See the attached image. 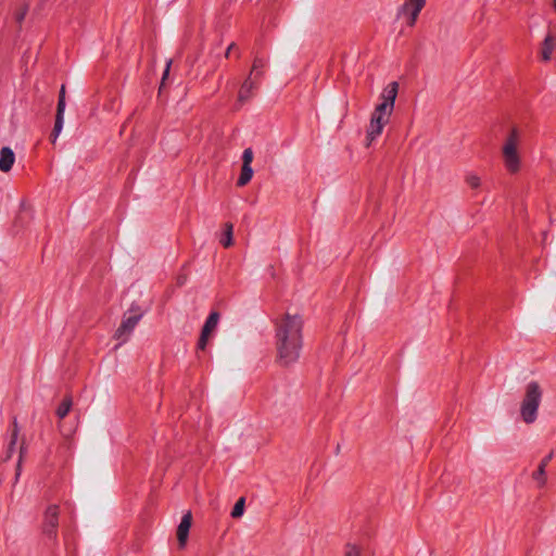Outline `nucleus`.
Returning a JSON list of instances; mask_svg holds the SVG:
<instances>
[{
  "label": "nucleus",
  "mask_w": 556,
  "mask_h": 556,
  "mask_svg": "<svg viewBox=\"0 0 556 556\" xmlns=\"http://www.w3.org/2000/svg\"><path fill=\"white\" fill-rule=\"evenodd\" d=\"M303 316L296 312H286L275 321L276 359L287 367L295 363L303 346Z\"/></svg>",
  "instance_id": "nucleus-1"
},
{
  "label": "nucleus",
  "mask_w": 556,
  "mask_h": 556,
  "mask_svg": "<svg viewBox=\"0 0 556 556\" xmlns=\"http://www.w3.org/2000/svg\"><path fill=\"white\" fill-rule=\"evenodd\" d=\"M522 132L518 127H511L502 140L501 160L510 175L518 174L522 168Z\"/></svg>",
  "instance_id": "nucleus-2"
},
{
  "label": "nucleus",
  "mask_w": 556,
  "mask_h": 556,
  "mask_svg": "<svg viewBox=\"0 0 556 556\" xmlns=\"http://www.w3.org/2000/svg\"><path fill=\"white\" fill-rule=\"evenodd\" d=\"M542 396L543 390L539 382L531 381L526 386L520 404V416L526 424L530 425L536 420Z\"/></svg>",
  "instance_id": "nucleus-3"
},
{
  "label": "nucleus",
  "mask_w": 556,
  "mask_h": 556,
  "mask_svg": "<svg viewBox=\"0 0 556 556\" xmlns=\"http://www.w3.org/2000/svg\"><path fill=\"white\" fill-rule=\"evenodd\" d=\"M392 110L387 109V106L377 105L374 110L369 123V127L367 130V139L368 144L374 141L381 132L383 127L389 123L390 116L392 114Z\"/></svg>",
  "instance_id": "nucleus-4"
},
{
  "label": "nucleus",
  "mask_w": 556,
  "mask_h": 556,
  "mask_svg": "<svg viewBox=\"0 0 556 556\" xmlns=\"http://www.w3.org/2000/svg\"><path fill=\"white\" fill-rule=\"evenodd\" d=\"M59 514L60 508L56 504L48 505L43 513L42 532L51 539L56 538L59 527Z\"/></svg>",
  "instance_id": "nucleus-5"
},
{
  "label": "nucleus",
  "mask_w": 556,
  "mask_h": 556,
  "mask_svg": "<svg viewBox=\"0 0 556 556\" xmlns=\"http://www.w3.org/2000/svg\"><path fill=\"white\" fill-rule=\"evenodd\" d=\"M426 5V1L418 0H404L399 13L404 16L406 24L409 27L415 26L418 16Z\"/></svg>",
  "instance_id": "nucleus-6"
},
{
  "label": "nucleus",
  "mask_w": 556,
  "mask_h": 556,
  "mask_svg": "<svg viewBox=\"0 0 556 556\" xmlns=\"http://www.w3.org/2000/svg\"><path fill=\"white\" fill-rule=\"evenodd\" d=\"M218 320H219V314L216 312L211 313V315L207 317V319L203 326L200 339H199V343H198L199 350H202V351L205 350L210 338L216 330Z\"/></svg>",
  "instance_id": "nucleus-7"
},
{
  "label": "nucleus",
  "mask_w": 556,
  "mask_h": 556,
  "mask_svg": "<svg viewBox=\"0 0 556 556\" xmlns=\"http://www.w3.org/2000/svg\"><path fill=\"white\" fill-rule=\"evenodd\" d=\"M191 525H192V514H191V511H187L182 516L181 521H180V523L177 528V532H176L180 548H184L187 544Z\"/></svg>",
  "instance_id": "nucleus-8"
},
{
  "label": "nucleus",
  "mask_w": 556,
  "mask_h": 556,
  "mask_svg": "<svg viewBox=\"0 0 556 556\" xmlns=\"http://www.w3.org/2000/svg\"><path fill=\"white\" fill-rule=\"evenodd\" d=\"M397 91L399 84L396 81L390 83L381 92V103H379V105L387 106V109L393 111Z\"/></svg>",
  "instance_id": "nucleus-9"
},
{
  "label": "nucleus",
  "mask_w": 556,
  "mask_h": 556,
  "mask_svg": "<svg viewBox=\"0 0 556 556\" xmlns=\"http://www.w3.org/2000/svg\"><path fill=\"white\" fill-rule=\"evenodd\" d=\"M140 318L141 315L139 313L128 315L118 327L116 331V337L118 339L123 338V340L125 341L130 334V332L134 330L138 321L140 320Z\"/></svg>",
  "instance_id": "nucleus-10"
},
{
  "label": "nucleus",
  "mask_w": 556,
  "mask_h": 556,
  "mask_svg": "<svg viewBox=\"0 0 556 556\" xmlns=\"http://www.w3.org/2000/svg\"><path fill=\"white\" fill-rule=\"evenodd\" d=\"M556 50V35L548 33L541 43L540 58L542 61L547 62L552 59L553 52Z\"/></svg>",
  "instance_id": "nucleus-11"
},
{
  "label": "nucleus",
  "mask_w": 556,
  "mask_h": 556,
  "mask_svg": "<svg viewBox=\"0 0 556 556\" xmlns=\"http://www.w3.org/2000/svg\"><path fill=\"white\" fill-rule=\"evenodd\" d=\"M256 88V85L251 76H249L243 84L238 93L237 103L241 106L245 102H248L253 97V91Z\"/></svg>",
  "instance_id": "nucleus-12"
},
{
  "label": "nucleus",
  "mask_w": 556,
  "mask_h": 556,
  "mask_svg": "<svg viewBox=\"0 0 556 556\" xmlns=\"http://www.w3.org/2000/svg\"><path fill=\"white\" fill-rule=\"evenodd\" d=\"M14 161L15 156L13 151L8 147L2 148L0 151V170L4 173L9 172L12 168Z\"/></svg>",
  "instance_id": "nucleus-13"
},
{
  "label": "nucleus",
  "mask_w": 556,
  "mask_h": 556,
  "mask_svg": "<svg viewBox=\"0 0 556 556\" xmlns=\"http://www.w3.org/2000/svg\"><path fill=\"white\" fill-rule=\"evenodd\" d=\"M220 244L228 249L233 244V225L231 223L224 224V230L219 239Z\"/></svg>",
  "instance_id": "nucleus-14"
},
{
  "label": "nucleus",
  "mask_w": 556,
  "mask_h": 556,
  "mask_svg": "<svg viewBox=\"0 0 556 556\" xmlns=\"http://www.w3.org/2000/svg\"><path fill=\"white\" fill-rule=\"evenodd\" d=\"M253 176V169L251 166L242 165L241 174L238 178L237 186L243 187L250 182Z\"/></svg>",
  "instance_id": "nucleus-15"
},
{
  "label": "nucleus",
  "mask_w": 556,
  "mask_h": 556,
  "mask_svg": "<svg viewBox=\"0 0 556 556\" xmlns=\"http://www.w3.org/2000/svg\"><path fill=\"white\" fill-rule=\"evenodd\" d=\"M532 479L536 483L538 488H543L547 480L545 467L539 465L538 469L532 472Z\"/></svg>",
  "instance_id": "nucleus-16"
},
{
  "label": "nucleus",
  "mask_w": 556,
  "mask_h": 556,
  "mask_svg": "<svg viewBox=\"0 0 556 556\" xmlns=\"http://www.w3.org/2000/svg\"><path fill=\"white\" fill-rule=\"evenodd\" d=\"M72 407V397L65 396L59 407L56 408V416L60 419H63L71 410Z\"/></svg>",
  "instance_id": "nucleus-17"
},
{
  "label": "nucleus",
  "mask_w": 556,
  "mask_h": 556,
  "mask_svg": "<svg viewBox=\"0 0 556 556\" xmlns=\"http://www.w3.org/2000/svg\"><path fill=\"white\" fill-rule=\"evenodd\" d=\"M465 182L472 190L479 189L482 185L481 177L476 173H468L465 176Z\"/></svg>",
  "instance_id": "nucleus-18"
},
{
  "label": "nucleus",
  "mask_w": 556,
  "mask_h": 556,
  "mask_svg": "<svg viewBox=\"0 0 556 556\" xmlns=\"http://www.w3.org/2000/svg\"><path fill=\"white\" fill-rule=\"evenodd\" d=\"M244 506H245V500H244V497H240L236 502V504L232 508L231 517L235 519L240 518L244 513Z\"/></svg>",
  "instance_id": "nucleus-19"
},
{
  "label": "nucleus",
  "mask_w": 556,
  "mask_h": 556,
  "mask_svg": "<svg viewBox=\"0 0 556 556\" xmlns=\"http://www.w3.org/2000/svg\"><path fill=\"white\" fill-rule=\"evenodd\" d=\"M362 546L354 543H346L344 546V556H361Z\"/></svg>",
  "instance_id": "nucleus-20"
},
{
  "label": "nucleus",
  "mask_w": 556,
  "mask_h": 556,
  "mask_svg": "<svg viewBox=\"0 0 556 556\" xmlns=\"http://www.w3.org/2000/svg\"><path fill=\"white\" fill-rule=\"evenodd\" d=\"M64 112H56L54 127L52 129L53 135H60L63 128Z\"/></svg>",
  "instance_id": "nucleus-21"
},
{
  "label": "nucleus",
  "mask_w": 556,
  "mask_h": 556,
  "mask_svg": "<svg viewBox=\"0 0 556 556\" xmlns=\"http://www.w3.org/2000/svg\"><path fill=\"white\" fill-rule=\"evenodd\" d=\"M264 66H265V62L260 58H255L253 61L250 76H252L253 74H255V77L261 75V71L264 68Z\"/></svg>",
  "instance_id": "nucleus-22"
},
{
  "label": "nucleus",
  "mask_w": 556,
  "mask_h": 556,
  "mask_svg": "<svg viewBox=\"0 0 556 556\" xmlns=\"http://www.w3.org/2000/svg\"><path fill=\"white\" fill-rule=\"evenodd\" d=\"M65 111V86L62 85L60 92H59V101L56 106V112H64Z\"/></svg>",
  "instance_id": "nucleus-23"
},
{
  "label": "nucleus",
  "mask_w": 556,
  "mask_h": 556,
  "mask_svg": "<svg viewBox=\"0 0 556 556\" xmlns=\"http://www.w3.org/2000/svg\"><path fill=\"white\" fill-rule=\"evenodd\" d=\"M252 161H253V151H252V149L248 148L243 151V154H242V165L251 166Z\"/></svg>",
  "instance_id": "nucleus-24"
},
{
  "label": "nucleus",
  "mask_w": 556,
  "mask_h": 556,
  "mask_svg": "<svg viewBox=\"0 0 556 556\" xmlns=\"http://www.w3.org/2000/svg\"><path fill=\"white\" fill-rule=\"evenodd\" d=\"M553 458V453L551 452L547 456H545L541 463L539 465L543 466V467H547V465L549 464V462L552 460Z\"/></svg>",
  "instance_id": "nucleus-25"
},
{
  "label": "nucleus",
  "mask_w": 556,
  "mask_h": 556,
  "mask_svg": "<svg viewBox=\"0 0 556 556\" xmlns=\"http://www.w3.org/2000/svg\"><path fill=\"white\" fill-rule=\"evenodd\" d=\"M236 48H237V47H236V43H233V42H232V43L228 47V49H227V51H226V54H225V55H226V58H229V56H230L231 51H232L233 49H236Z\"/></svg>",
  "instance_id": "nucleus-26"
},
{
  "label": "nucleus",
  "mask_w": 556,
  "mask_h": 556,
  "mask_svg": "<svg viewBox=\"0 0 556 556\" xmlns=\"http://www.w3.org/2000/svg\"><path fill=\"white\" fill-rule=\"evenodd\" d=\"M59 135H53V131H51V135H50V140L51 142L54 144L56 139H58Z\"/></svg>",
  "instance_id": "nucleus-27"
},
{
  "label": "nucleus",
  "mask_w": 556,
  "mask_h": 556,
  "mask_svg": "<svg viewBox=\"0 0 556 556\" xmlns=\"http://www.w3.org/2000/svg\"><path fill=\"white\" fill-rule=\"evenodd\" d=\"M15 438H16V432L14 431L13 432V438H12V441H11V444H10V450L12 448V446L15 444Z\"/></svg>",
  "instance_id": "nucleus-28"
},
{
  "label": "nucleus",
  "mask_w": 556,
  "mask_h": 556,
  "mask_svg": "<svg viewBox=\"0 0 556 556\" xmlns=\"http://www.w3.org/2000/svg\"><path fill=\"white\" fill-rule=\"evenodd\" d=\"M169 65H170V63H168V64H167V67H166L165 72H164V75H163V80H164V79L166 78V76L168 75V72H169Z\"/></svg>",
  "instance_id": "nucleus-29"
},
{
  "label": "nucleus",
  "mask_w": 556,
  "mask_h": 556,
  "mask_svg": "<svg viewBox=\"0 0 556 556\" xmlns=\"http://www.w3.org/2000/svg\"><path fill=\"white\" fill-rule=\"evenodd\" d=\"M25 14H26V11H25V10H23V11L21 12V14H18V17H17V18H18V21H22V20L24 18Z\"/></svg>",
  "instance_id": "nucleus-30"
},
{
  "label": "nucleus",
  "mask_w": 556,
  "mask_h": 556,
  "mask_svg": "<svg viewBox=\"0 0 556 556\" xmlns=\"http://www.w3.org/2000/svg\"><path fill=\"white\" fill-rule=\"evenodd\" d=\"M553 4H554V9H556V0H554V3H553Z\"/></svg>",
  "instance_id": "nucleus-31"
}]
</instances>
